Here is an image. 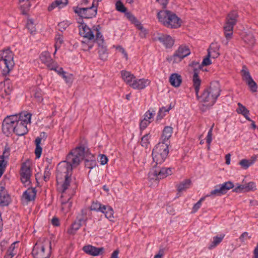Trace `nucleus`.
I'll return each mask as SVG.
<instances>
[{"label":"nucleus","instance_id":"17","mask_svg":"<svg viewBox=\"0 0 258 258\" xmlns=\"http://www.w3.org/2000/svg\"><path fill=\"white\" fill-rule=\"evenodd\" d=\"M157 40L162 43L166 48H171L174 43V39L169 35L160 34L158 37Z\"/></svg>","mask_w":258,"mask_h":258},{"label":"nucleus","instance_id":"53","mask_svg":"<svg viewBox=\"0 0 258 258\" xmlns=\"http://www.w3.org/2000/svg\"><path fill=\"white\" fill-rule=\"evenodd\" d=\"M116 10L120 12L125 13L126 12V8L123 5L120 1H118L115 4Z\"/></svg>","mask_w":258,"mask_h":258},{"label":"nucleus","instance_id":"41","mask_svg":"<svg viewBox=\"0 0 258 258\" xmlns=\"http://www.w3.org/2000/svg\"><path fill=\"white\" fill-rule=\"evenodd\" d=\"M65 2H62L61 1L56 0L52 2L51 4L48 7V10L51 11L57 7L60 8L64 6L67 4V0H64Z\"/></svg>","mask_w":258,"mask_h":258},{"label":"nucleus","instance_id":"24","mask_svg":"<svg viewBox=\"0 0 258 258\" xmlns=\"http://www.w3.org/2000/svg\"><path fill=\"white\" fill-rule=\"evenodd\" d=\"M201 83V80L199 76V70L198 69H195L194 70L193 84L195 87L197 97H198V93L200 91Z\"/></svg>","mask_w":258,"mask_h":258},{"label":"nucleus","instance_id":"57","mask_svg":"<svg viewBox=\"0 0 258 258\" xmlns=\"http://www.w3.org/2000/svg\"><path fill=\"white\" fill-rule=\"evenodd\" d=\"M60 71H61V74L60 76L62 77V78L64 80V81L66 82V83H69L71 82L72 80V75L70 74L68 76L66 75V72H64L62 68H61L60 69Z\"/></svg>","mask_w":258,"mask_h":258},{"label":"nucleus","instance_id":"46","mask_svg":"<svg viewBox=\"0 0 258 258\" xmlns=\"http://www.w3.org/2000/svg\"><path fill=\"white\" fill-rule=\"evenodd\" d=\"M223 195L220 186L218 185H216L215 186V189L212 190L210 194L206 195V197H209L211 196H221Z\"/></svg>","mask_w":258,"mask_h":258},{"label":"nucleus","instance_id":"56","mask_svg":"<svg viewBox=\"0 0 258 258\" xmlns=\"http://www.w3.org/2000/svg\"><path fill=\"white\" fill-rule=\"evenodd\" d=\"M26 3L22 5L21 6V10H22V13L23 14V15H26L27 14V13H28V11H29V8L31 6V4H30V2L27 1H26Z\"/></svg>","mask_w":258,"mask_h":258},{"label":"nucleus","instance_id":"37","mask_svg":"<svg viewBox=\"0 0 258 258\" xmlns=\"http://www.w3.org/2000/svg\"><path fill=\"white\" fill-rule=\"evenodd\" d=\"M190 183L191 181L190 179H187L183 180L177 186L178 191L180 192L185 190L186 189L189 187Z\"/></svg>","mask_w":258,"mask_h":258},{"label":"nucleus","instance_id":"31","mask_svg":"<svg viewBox=\"0 0 258 258\" xmlns=\"http://www.w3.org/2000/svg\"><path fill=\"white\" fill-rule=\"evenodd\" d=\"M31 95L33 96L37 102H41L43 100V93L38 87H33L31 91Z\"/></svg>","mask_w":258,"mask_h":258},{"label":"nucleus","instance_id":"6","mask_svg":"<svg viewBox=\"0 0 258 258\" xmlns=\"http://www.w3.org/2000/svg\"><path fill=\"white\" fill-rule=\"evenodd\" d=\"M238 18L237 12L232 11L228 14L226 18V22L223 29L224 35L227 40L231 39L232 37L233 27L237 23Z\"/></svg>","mask_w":258,"mask_h":258},{"label":"nucleus","instance_id":"19","mask_svg":"<svg viewBox=\"0 0 258 258\" xmlns=\"http://www.w3.org/2000/svg\"><path fill=\"white\" fill-rule=\"evenodd\" d=\"M11 202V198L4 186H0V206H8Z\"/></svg>","mask_w":258,"mask_h":258},{"label":"nucleus","instance_id":"10","mask_svg":"<svg viewBox=\"0 0 258 258\" xmlns=\"http://www.w3.org/2000/svg\"><path fill=\"white\" fill-rule=\"evenodd\" d=\"M21 180L25 186H28L30 183V179L32 176V170L28 164L25 162L22 164L21 171Z\"/></svg>","mask_w":258,"mask_h":258},{"label":"nucleus","instance_id":"18","mask_svg":"<svg viewBox=\"0 0 258 258\" xmlns=\"http://www.w3.org/2000/svg\"><path fill=\"white\" fill-rule=\"evenodd\" d=\"M150 81L148 79H136L134 80L130 86L134 89L142 90L149 85Z\"/></svg>","mask_w":258,"mask_h":258},{"label":"nucleus","instance_id":"49","mask_svg":"<svg viewBox=\"0 0 258 258\" xmlns=\"http://www.w3.org/2000/svg\"><path fill=\"white\" fill-rule=\"evenodd\" d=\"M87 213L86 211H84V210H81V214L79 215L77 218V221L78 222L80 223V224H82L83 223L86 222L87 220Z\"/></svg>","mask_w":258,"mask_h":258},{"label":"nucleus","instance_id":"33","mask_svg":"<svg viewBox=\"0 0 258 258\" xmlns=\"http://www.w3.org/2000/svg\"><path fill=\"white\" fill-rule=\"evenodd\" d=\"M173 133V128L170 126H166L164 127L162 133L163 142H165L171 137Z\"/></svg>","mask_w":258,"mask_h":258},{"label":"nucleus","instance_id":"4","mask_svg":"<svg viewBox=\"0 0 258 258\" xmlns=\"http://www.w3.org/2000/svg\"><path fill=\"white\" fill-rule=\"evenodd\" d=\"M51 251V242L48 238L43 237L36 243L32 253L34 258H49Z\"/></svg>","mask_w":258,"mask_h":258},{"label":"nucleus","instance_id":"59","mask_svg":"<svg viewBox=\"0 0 258 258\" xmlns=\"http://www.w3.org/2000/svg\"><path fill=\"white\" fill-rule=\"evenodd\" d=\"M206 198V197L205 196L202 197L196 204L194 205L192 208L193 212H196L200 208L202 202H203L205 200Z\"/></svg>","mask_w":258,"mask_h":258},{"label":"nucleus","instance_id":"30","mask_svg":"<svg viewBox=\"0 0 258 258\" xmlns=\"http://www.w3.org/2000/svg\"><path fill=\"white\" fill-rule=\"evenodd\" d=\"M218 51V46L216 44L212 43L208 49V54L213 58H217L220 55Z\"/></svg>","mask_w":258,"mask_h":258},{"label":"nucleus","instance_id":"29","mask_svg":"<svg viewBox=\"0 0 258 258\" xmlns=\"http://www.w3.org/2000/svg\"><path fill=\"white\" fill-rule=\"evenodd\" d=\"M238 108L236 109V112L238 114H241L244 116V117L246 118V120L248 121H251V119L249 117L248 115L249 114V110L240 103H238L237 104Z\"/></svg>","mask_w":258,"mask_h":258},{"label":"nucleus","instance_id":"43","mask_svg":"<svg viewBox=\"0 0 258 258\" xmlns=\"http://www.w3.org/2000/svg\"><path fill=\"white\" fill-rule=\"evenodd\" d=\"M55 39L56 41V42L55 44V50L54 53V54H55L56 53L57 47H60L61 44L63 42L62 35L60 33H58L55 35Z\"/></svg>","mask_w":258,"mask_h":258},{"label":"nucleus","instance_id":"54","mask_svg":"<svg viewBox=\"0 0 258 258\" xmlns=\"http://www.w3.org/2000/svg\"><path fill=\"white\" fill-rule=\"evenodd\" d=\"M239 164L243 169H246L253 164V162H250V160L246 159H242L239 162Z\"/></svg>","mask_w":258,"mask_h":258},{"label":"nucleus","instance_id":"64","mask_svg":"<svg viewBox=\"0 0 258 258\" xmlns=\"http://www.w3.org/2000/svg\"><path fill=\"white\" fill-rule=\"evenodd\" d=\"M151 121L149 120H146V119H143L140 122V129L141 130H145L148 125L151 123Z\"/></svg>","mask_w":258,"mask_h":258},{"label":"nucleus","instance_id":"11","mask_svg":"<svg viewBox=\"0 0 258 258\" xmlns=\"http://www.w3.org/2000/svg\"><path fill=\"white\" fill-rule=\"evenodd\" d=\"M190 53V51L187 46L181 45L172 55L171 59H173V62H179Z\"/></svg>","mask_w":258,"mask_h":258},{"label":"nucleus","instance_id":"1","mask_svg":"<svg viewBox=\"0 0 258 258\" xmlns=\"http://www.w3.org/2000/svg\"><path fill=\"white\" fill-rule=\"evenodd\" d=\"M84 149H73L67 155L66 160L60 162L57 166V173L61 175H72L73 168H76L83 158Z\"/></svg>","mask_w":258,"mask_h":258},{"label":"nucleus","instance_id":"52","mask_svg":"<svg viewBox=\"0 0 258 258\" xmlns=\"http://www.w3.org/2000/svg\"><path fill=\"white\" fill-rule=\"evenodd\" d=\"M27 28L31 34L36 32L35 25L32 19H28L27 23Z\"/></svg>","mask_w":258,"mask_h":258},{"label":"nucleus","instance_id":"7","mask_svg":"<svg viewBox=\"0 0 258 258\" xmlns=\"http://www.w3.org/2000/svg\"><path fill=\"white\" fill-rule=\"evenodd\" d=\"M76 148H79L80 150L84 149L83 153V158L81 161L84 160L85 167L90 169L95 167L96 165V161L95 158L93 154H92L88 147L85 144H81L77 146Z\"/></svg>","mask_w":258,"mask_h":258},{"label":"nucleus","instance_id":"23","mask_svg":"<svg viewBox=\"0 0 258 258\" xmlns=\"http://www.w3.org/2000/svg\"><path fill=\"white\" fill-rule=\"evenodd\" d=\"M37 190L35 188H28L23 194L22 198L27 202L34 201L36 198Z\"/></svg>","mask_w":258,"mask_h":258},{"label":"nucleus","instance_id":"21","mask_svg":"<svg viewBox=\"0 0 258 258\" xmlns=\"http://www.w3.org/2000/svg\"><path fill=\"white\" fill-rule=\"evenodd\" d=\"M83 250L86 253L93 256H97L101 254L103 250V247H96L91 245L84 246Z\"/></svg>","mask_w":258,"mask_h":258},{"label":"nucleus","instance_id":"35","mask_svg":"<svg viewBox=\"0 0 258 258\" xmlns=\"http://www.w3.org/2000/svg\"><path fill=\"white\" fill-rule=\"evenodd\" d=\"M219 186H220L223 195L226 194L228 190L230 189H232L234 186L233 182L230 181L224 182L221 184H219Z\"/></svg>","mask_w":258,"mask_h":258},{"label":"nucleus","instance_id":"36","mask_svg":"<svg viewBox=\"0 0 258 258\" xmlns=\"http://www.w3.org/2000/svg\"><path fill=\"white\" fill-rule=\"evenodd\" d=\"M93 32H95L96 40L97 41V44H99V42H102V43H105L103 36H102V34L101 33V32H100V25L94 26L93 27Z\"/></svg>","mask_w":258,"mask_h":258},{"label":"nucleus","instance_id":"20","mask_svg":"<svg viewBox=\"0 0 258 258\" xmlns=\"http://www.w3.org/2000/svg\"><path fill=\"white\" fill-rule=\"evenodd\" d=\"M9 118H5L2 124V131L4 134L9 136L15 130V124L11 123Z\"/></svg>","mask_w":258,"mask_h":258},{"label":"nucleus","instance_id":"3","mask_svg":"<svg viewBox=\"0 0 258 258\" xmlns=\"http://www.w3.org/2000/svg\"><path fill=\"white\" fill-rule=\"evenodd\" d=\"M157 18L164 26L171 29L180 27L181 20L173 12L168 10H162L157 14Z\"/></svg>","mask_w":258,"mask_h":258},{"label":"nucleus","instance_id":"50","mask_svg":"<svg viewBox=\"0 0 258 258\" xmlns=\"http://www.w3.org/2000/svg\"><path fill=\"white\" fill-rule=\"evenodd\" d=\"M71 176L72 175H64V181L62 185V192H64L69 187L70 182L71 181Z\"/></svg>","mask_w":258,"mask_h":258},{"label":"nucleus","instance_id":"13","mask_svg":"<svg viewBox=\"0 0 258 258\" xmlns=\"http://www.w3.org/2000/svg\"><path fill=\"white\" fill-rule=\"evenodd\" d=\"M79 34L88 39L89 40H93L94 38L93 30H92L86 24L81 23L79 26Z\"/></svg>","mask_w":258,"mask_h":258},{"label":"nucleus","instance_id":"2","mask_svg":"<svg viewBox=\"0 0 258 258\" xmlns=\"http://www.w3.org/2000/svg\"><path fill=\"white\" fill-rule=\"evenodd\" d=\"M220 85L218 81L211 83L209 87L203 91L202 95L197 97L201 102L206 103V106H213L220 96L221 92Z\"/></svg>","mask_w":258,"mask_h":258},{"label":"nucleus","instance_id":"55","mask_svg":"<svg viewBox=\"0 0 258 258\" xmlns=\"http://www.w3.org/2000/svg\"><path fill=\"white\" fill-rule=\"evenodd\" d=\"M213 126H214V125H213L212 126V127H211V128L209 130V131L208 133L207 136L206 137V142L208 144V147H207V149L208 150H209L210 149V144L211 143L212 140V130H213Z\"/></svg>","mask_w":258,"mask_h":258},{"label":"nucleus","instance_id":"16","mask_svg":"<svg viewBox=\"0 0 258 258\" xmlns=\"http://www.w3.org/2000/svg\"><path fill=\"white\" fill-rule=\"evenodd\" d=\"M172 174V168L163 167L160 169H156L153 174L158 179H163Z\"/></svg>","mask_w":258,"mask_h":258},{"label":"nucleus","instance_id":"14","mask_svg":"<svg viewBox=\"0 0 258 258\" xmlns=\"http://www.w3.org/2000/svg\"><path fill=\"white\" fill-rule=\"evenodd\" d=\"M243 79L246 82L252 92H255L257 91V86L256 83L253 81L249 72L247 70L242 69L241 71Z\"/></svg>","mask_w":258,"mask_h":258},{"label":"nucleus","instance_id":"22","mask_svg":"<svg viewBox=\"0 0 258 258\" xmlns=\"http://www.w3.org/2000/svg\"><path fill=\"white\" fill-rule=\"evenodd\" d=\"M28 130L27 124H24L23 121H17V124L15 125V130L14 133L17 136H22L27 134Z\"/></svg>","mask_w":258,"mask_h":258},{"label":"nucleus","instance_id":"38","mask_svg":"<svg viewBox=\"0 0 258 258\" xmlns=\"http://www.w3.org/2000/svg\"><path fill=\"white\" fill-rule=\"evenodd\" d=\"M81 226L82 224L75 221L72 224L71 226L68 229L67 232L70 235H74Z\"/></svg>","mask_w":258,"mask_h":258},{"label":"nucleus","instance_id":"39","mask_svg":"<svg viewBox=\"0 0 258 258\" xmlns=\"http://www.w3.org/2000/svg\"><path fill=\"white\" fill-rule=\"evenodd\" d=\"M90 210L97 212H103V210H105V206L101 204L97 201L93 202L90 207Z\"/></svg>","mask_w":258,"mask_h":258},{"label":"nucleus","instance_id":"9","mask_svg":"<svg viewBox=\"0 0 258 258\" xmlns=\"http://www.w3.org/2000/svg\"><path fill=\"white\" fill-rule=\"evenodd\" d=\"M0 61L4 62L7 72H9L14 64L13 52L9 49L0 51Z\"/></svg>","mask_w":258,"mask_h":258},{"label":"nucleus","instance_id":"60","mask_svg":"<svg viewBox=\"0 0 258 258\" xmlns=\"http://www.w3.org/2000/svg\"><path fill=\"white\" fill-rule=\"evenodd\" d=\"M51 168L49 167V165H47L45 166V171L44 172V176H43V179L45 181H47L49 180L50 175V169Z\"/></svg>","mask_w":258,"mask_h":258},{"label":"nucleus","instance_id":"12","mask_svg":"<svg viewBox=\"0 0 258 258\" xmlns=\"http://www.w3.org/2000/svg\"><path fill=\"white\" fill-rule=\"evenodd\" d=\"M10 148L8 145H6L5 146L2 155L0 156V177L6 170L8 164V160L10 155Z\"/></svg>","mask_w":258,"mask_h":258},{"label":"nucleus","instance_id":"28","mask_svg":"<svg viewBox=\"0 0 258 258\" xmlns=\"http://www.w3.org/2000/svg\"><path fill=\"white\" fill-rule=\"evenodd\" d=\"M40 59L43 63L46 64L48 68V64H52L54 61L51 58L50 54L48 51L42 52L40 55Z\"/></svg>","mask_w":258,"mask_h":258},{"label":"nucleus","instance_id":"44","mask_svg":"<svg viewBox=\"0 0 258 258\" xmlns=\"http://www.w3.org/2000/svg\"><path fill=\"white\" fill-rule=\"evenodd\" d=\"M31 115L29 113H21L19 114V120L23 121L24 124H27L30 122Z\"/></svg>","mask_w":258,"mask_h":258},{"label":"nucleus","instance_id":"26","mask_svg":"<svg viewBox=\"0 0 258 258\" xmlns=\"http://www.w3.org/2000/svg\"><path fill=\"white\" fill-rule=\"evenodd\" d=\"M121 76L124 81L130 86L132 84L134 80L136 78L135 76L131 74V72L122 70L120 72Z\"/></svg>","mask_w":258,"mask_h":258},{"label":"nucleus","instance_id":"5","mask_svg":"<svg viewBox=\"0 0 258 258\" xmlns=\"http://www.w3.org/2000/svg\"><path fill=\"white\" fill-rule=\"evenodd\" d=\"M169 153L168 146L164 142L157 144L152 151V157L153 161L155 163L154 167L158 164H161L165 161Z\"/></svg>","mask_w":258,"mask_h":258},{"label":"nucleus","instance_id":"47","mask_svg":"<svg viewBox=\"0 0 258 258\" xmlns=\"http://www.w3.org/2000/svg\"><path fill=\"white\" fill-rule=\"evenodd\" d=\"M243 40L249 46H252L255 43V39L251 34H247L244 36Z\"/></svg>","mask_w":258,"mask_h":258},{"label":"nucleus","instance_id":"58","mask_svg":"<svg viewBox=\"0 0 258 258\" xmlns=\"http://www.w3.org/2000/svg\"><path fill=\"white\" fill-rule=\"evenodd\" d=\"M124 14L126 17L133 23L136 24L139 23L137 18L131 12H126Z\"/></svg>","mask_w":258,"mask_h":258},{"label":"nucleus","instance_id":"8","mask_svg":"<svg viewBox=\"0 0 258 258\" xmlns=\"http://www.w3.org/2000/svg\"><path fill=\"white\" fill-rule=\"evenodd\" d=\"M74 12L83 19H91L97 15L96 10L90 7L81 8L79 6L73 7Z\"/></svg>","mask_w":258,"mask_h":258},{"label":"nucleus","instance_id":"63","mask_svg":"<svg viewBox=\"0 0 258 258\" xmlns=\"http://www.w3.org/2000/svg\"><path fill=\"white\" fill-rule=\"evenodd\" d=\"M245 191H249L250 190H253L255 189V184L253 182H249L245 185Z\"/></svg>","mask_w":258,"mask_h":258},{"label":"nucleus","instance_id":"34","mask_svg":"<svg viewBox=\"0 0 258 258\" xmlns=\"http://www.w3.org/2000/svg\"><path fill=\"white\" fill-rule=\"evenodd\" d=\"M225 236L224 234H221L219 236H216L213 237V240L212 241L211 243L209 245L208 248L209 249H212L215 247H216L218 244H219L222 240L223 239Z\"/></svg>","mask_w":258,"mask_h":258},{"label":"nucleus","instance_id":"51","mask_svg":"<svg viewBox=\"0 0 258 258\" xmlns=\"http://www.w3.org/2000/svg\"><path fill=\"white\" fill-rule=\"evenodd\" d=\"M48 68L50 70L55 71L59 76L61 75V71H60V69L61 68L58 67L57 62H56L55 61L52 62V64H48Z\"/></svg>","mask_w":258,"mask_h":258},{"label":"nucleus","instance_id":"48","mask_svg":"<svg viewBox=\"0 0 258 258\" xmlns=\"http://www.w3.org/2000/svg\"><path fill=\"white\" fill-rule=\"evenodd\" d=\"M151 137V135L150 133L144 135L142 138L141 140V145L142 146L147 148L148 145L150 144L149 139Z\"/></svg>","mask_w":258,"mask_h":258},{"label":"nucleus","instance_id":"62","mask_svg":"<svg viewBox=\"0 0 258 258\" xmlns=\"http://www.w3.org/2000/svg\"><path fill=\"white\" fill-rule=\"evenodd\" d=\"M69 26V25L67 23L63 21L61 22L58 23L57 25L58 30L60 31L61 32H62L64 30H66V29Z\"/></svg>","mask_w":258,"mask_h":258},{"label":"nucleus","instance_id":"42","mask_svg":"<svg viewBox=\"0 0 258 258\" xmlns=\"http://www.w3.org/2000/svg\"><path fill=\"white\" fill-rule=\"evenodd\" d=\"M61 205L62 211L66 213L68 212L72 206V202L71 201V198H69L67 201H62L61 202Z\"/></svg>","mask_w":258,"mask_h":258},{"label":"nucleus","instance_id":"25","mask_svg":"<svg viewBox=\"0 0 258 258\" xmlns=\"http://www.w3.org/2000/svg\"><path fill=\"white\" fill-rule=\"evenodd\" d=\"M169 82L173 87H178L182 83L181 76L177 73L172 74L169 78Z\"/></svg>","mask_w":258,"mask_h":258},{"label":"nucleus","instance_id":"27","mask_svg":"<svg viewBox=\"0 0 258 258\" xmlns=\"http://www.w3.org/2000/svg\"><path fill=\"white\" fill-rule=\"evenodd\" d=\"M98 45V53L100 58L103 60H106L108 57V52L107 51L105 43H102V41L99 42Z\"/></svg>","mask_w":258,"mask_h":258},{"label":"nucleus","instance_id":"45","mask_svg":"<svg viewBox=\"0 0 258 258\" xmlns=\"http://www.w3.org/2000/svg\"><path fill=\"white\" fill-rule=\"evenodd\" d=\"M104 211L101 212L102 213L105 214V216L106 218L111 220V219L113 218V210L112 208L108 206H105V210Z\"/></svg>","mask_w":258,"mask_h":258},{"label":"nucleus","instance_id":"15","mask_svg":"<svg viewBox=\"0 0 258 258\" xmlns=\"http://www.w3.org/2000/svg\"><path fill=\"white\" fill-rule=\"evenodd\" d=\"M47 138V135L45 132H42L40 136L35 139L36 148L35 151V155L37 158H39L42 154V148L40 146V143L42 140L44 141Z\"/></svg>","mask_w":258,"mask_h":258},{"label":"nucleus","instance_id":"32","mask_svg":"<svg viewBox=\"0 0 258 258\" xmlns=\"http://www.w3.org/2000/svg\"><path fill=\"white\" fill-rule=\"evenodd\" d=\"M2 87H4V91L6 95L10 94L12 90V86L10 79H5L4 82L0 83V88Z\"/></svg>","mask_w":258,"mask_h":258},{"label":"nucleus","instance_id":"61","mask_svg":"<svg viewBox=\"0 0 258 258\" xmlns=\"http://www.w3.org/2000/svg\"><path fill=\"white\" fill-rule=\"evenodd\" d=\"M171 109V107H169L168 109H166L165 107H163L161 108L157 116V119L159 120L163 118V117L165 115V114H162L163 112H168Z\"/></svg>","mask_w":258,"mask_h":258},{"label":"nucleus","instance_id":"40","mask_svg":"<svg viewBox=\"0 0 258 258\" xmlns=\"http://www.w3.org/2000/svg\"><path fill=\"white\" fill-rule=\"evenodd\" d=\"M18 242H14L11 245L7 250V254L5 256L4 258H12L16 254V251L15 249L16 248V244Z\"/></svg>","mask_w":258,"mask_h":258}]
</instances>
